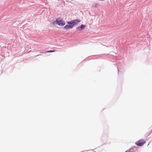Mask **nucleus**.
I'll list each match as a JSON object with an SVG mask.
<instances>
[{
	"label": "nucleus",
	"instance_id": "obj_1",
	"mask_svg": "<svg viewBox=\"0 0 152 152\" xmlns=\"http://www.w3.org/2000/svg\"><path fill=\"white\" fill-rule=\"evenodd\" d=\"M53 24H57L60 26H63L65 24V22L60 18H58L56 19V20L53 21Z\"/></svg>",
	"mask_w": 152,
	"mask_h": 152
},
{
	"label": "nucleus",
	"instance_id": "obj_2",
	"mask_svg": "<svg viewBox=\"0 0 152 152\" xmlns=\"http://www.w3.org/2000/svg\"><path fill=\"white\" fill-rule=\"evenodd\" d=\"M80 21V20L79 19H75L71 20L70 21H68L67 23L68 24H71L73 26V27L75 25L77 24Z\"/></svg>",
	"mask_w": 152,
	"mask_h": 152
},
{
	"label": "nucleus",
	"instance_id": "obj_3",
	"mask_svg": "<svg viewBox=\"0 0 152 152\" xmlns=\"http://www.w3.org/2000/svg\"><path fill=\"white\" fill-rule=\"evenodd\" d=\"M146 143L145 141L143 139H141L136 142L135 144L137 146H141Z\"/></svg>",
	"mask_w": 152,
	"mask_h": 152
},
{
	"label": "nucleus",
	"instance_id": "obj_4",
	"mask_svg": "<svg viewBox=\"0 0 152 152\" xmlns=\"http://www.w3.org/2000/svg\"><path fill=\"white\" fill-rule=\"evenodd\" d=\"M73 28V26L71 24H69L66 25L64 27V28L68 29L70 28Z\"/></svg>",
	"mask_w": 152,
	"mask_h": 152
},
{
	"label": "nucleus",
	"instance_id": "obj_5",
	"mask_svg": "<svg viewBox=\"0 0 152 152\" xmlns=\"http://www.w3.org/2000/svg\"><path fill=\"white\" fill-rule=\"evenodd\" d=\"M86 27V26L83 24H82L80 26L78 27L77 29H78L79 31H81L82 29H84Z\"/></svg>",
	"mask_w": 152,
	"mask_h": 152
},
{
	"label": "nucleus",
	"instance_id": "obj_6",
	"mask_svg": "<svg viewBox=\"0 0 152 152\" xmlns=\"http://www.w3.org/2000/svg\"><path fill=\"white\" fill-rule=\"evenodd\" d=\"M55 51H54V50H50L47 51H46L45 52H46V53H47V52H54Z\"/></svg>",
	"mask_w": 152,
	"mask_h": 152
},
{
	"label": "nucleus",
	"instance_id": "obj_7",
	"mask_svg": "<svg viewBox=\"0 0 152 152\" xmlns=\"http://www.w3.org/2000/svg\"><path fill=\"white\" fill-rule=\"evenodd\" d=\"M98 4H95V6L96 7L98 6Z\"/></svg>",
	"mask_w": 152,
	"mask_h": 152
}]
</instances>
